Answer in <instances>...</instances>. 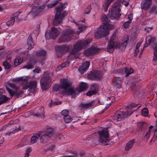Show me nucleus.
I'll return each instance as SVG.
<instances>
[{
	"mask_svg": "<svg viewBox=\"0 0 157 157\" xmlns=\"http://www.w3.org/2000/svg\"><path fill=\"white\" fill-rule=\"evenodd\" d=\"M129 0H123L122 2L123 4L125 6H127L129 4Z\"/></svg>",
	"mask_w": 157,
	"mask_h": 157,
	"instance_id": "nucleus-54",
	"label": "nucleus"
},
{
	"mask_svg": "<svg viewBox=\"0 0 157 157\" xmlns=\"http://www.w3.org/2000/svg\"><path fill=\"white\" fill-rule=\"evenodd\" d=\"M56 49L58 52L61 53H63L66 52L70 48L66 45H63L61 46H58L56 47Z\"/></svg>",
	"mask_w": 157,
	"mask_h": 157,
	"instance_id": "nucleus-23",
	"label": "nucleus"
},
{
	"mask_svg": "<svg viewBox=\"0 0 157 157\" xmlns=\"http://www.w3.org/2000/svg\"><path fill=\"white\" fill-rule=\"evenodd\" d=\"M136 105L135 104V103H132L130 105H129L128 106V108L129 109H132L135 107L136 106Z\"/></svg>",
	"mask_w": 157,
	"mask_h": 157,
	"instance_id": "nucleus-57",
	"label": "nucleus"
},
{
	"mask_svg": "<svg viewBox=\"0 0 157 157\" xmlns=\"http://www.w3.org/2000/svg\"><path fill=\"white\" fill-rule=\"evenodd\" d=\"M63 119L65 121L66 123H69L70 122L73 120L69 115H67V116L63 117Z\"/></svg>",
	"mask_w": 157,
	"mask_h": 157,
	"instance_id": "nucleus-36",
	"label": "nucleus"
},
{
	"mask_svg": "<svg viewBox=\"0 0 157 157\" xmlns=\"http://www.w3.org/2000/svg\"><path fill=\"white\" fill-rule=\"evenodd\" d=\"M33 71L34 72L39 73L41 72L40 68L39 67H37L33 70Z\"/></svg>",
	"mask_w": 157,
	"mask_h": 157,
	"instance_id": "nucleus-53",
	"label": "nucleus"
},
{
	"mask_svg": "<svg viewBox=\"0 0 157 157\" xmlns=\"http://www.w3.org/2000/svg\"><path fill=\"white\" fill-rule=\"evenodd\" d=\"M127 44V42L126 41H125L119 45V49L122 51L124 50L126 48Z\"/></svg>",
	"mask_w": 157,
	"mask_h": 157,
	"instance_id": "nucleus-34",
	"label": "nucleus"
},
{
	"mask_svg": "<svg viewBox=\"0 0 157 157\" xmlns=\"http://www.w3.org/2000/svg\"><path fill=\"white\" fill-rule=\"evenodd\" d=\"M151 10L152 12H155L157 11V7L155 6H152Z\"/></svg>",
	"mask_w": 157,
	"mask_h": 157,
	"instance_id": "nucleus-56",
	"label": "nucleus"
},
{
	"mask_svg": "<svg viewBox=\"0 0 157 157\" xmlns=\"http://www.w3.org/2000/svg\"><path fill=\"white\" fill-rule=\"evenodd\" d=\"M98 50L96 48H91L86 50L85 53L86 55L89 57L98 52Z\"/></svg>",
	"mask_w": 157,
	"mask_h": 157,
	"instance_id": "nucleus-22",
	"label": "nucleus"
},
{
	"mask_svg": "<svg viewBox=\"0 0 157 157\" xmlns=\"http://www.w3.org/2000/svg\"><path fill=\"white\" fill-rule=\"evenodd\" d=\"M128 19L129 20L128 21H130V22H131L133 19L132 14L131 13L129 14L128 16Z\"/></svg>",
	"mask_w": 157,
	"mask_h": 157,
	"instance_id": "nucleus-55",
	"label": "nucleus"
},
{
	"mask_svg": "<svg viewBox=\"0 0 157 157\" xmlns=\"http://www.w3.org/2000/svg\"><path fill=\"white\" fill-rule=\"evenodd\" d=\"M142 115L144 117H147L148 115V110L146 108H144L141 111Z\"/></svg>",
	"mask_w": 157,
	"mask_h": 157,
	"instance_id": "nucleus-37",
	"label": "nucleus"
},
{
	"mask_svg": "<svg viewBox=\"0 0 157 157\" xmlns=\"http://www.w3.org/2000/svg\"><path fill=\"white\" fill-rule=\"evenodd\" d=\"M46 7V5L41 6L39 7H34L33 9L32 15L33 17H35L37 16L38 14L41 12Z\"/></svg>",
	"mask_w": 157,
	"mask_h": 157,
	"instance_id": "nucleus-15",
	"label": "nucleus"
},
{
	"mask_svg": "<svg viewBox=\"0 0 157 157\" xmlns=\"http://www.w3.org/2000/svg\"><path fill=\"white\" fill-rule=\"evenodd\" d=\"M116 36L113 35L111 38L110 41L108 43L107 50L110 53L113 52L114 48L116 46L117 44L115 40Z\"/></svg>",
	"mask_w": 157,
	"mask_h": 157,
	"instance_id": "nucleus-14",
	"label": "nucleus"
},
{
	"mask_svg": "<svg viewBox=\"0 0 157 157\" xmlns=\"http://www.w3.org/2000/svg\"><path fill=\"white\" fill-rule=\"evenodd\" d=\"M51 81V79L49 75L48 74L45 73L40 81L41 88L44 90L48 88Z\"/></svg>",
	"mask_w": 157,
	"mask_h": 157,
	"instance_id": "nucleus-10",
	"label": "nucleus"
},
{
	"mask_svg": "<svg viewBox=\"0 0 157 157\" xmlns=\"http://www.w3.org/2000/svg\"><path fill=\"white\" fill-rule=\"evenodd\" d=\"M10 99L5 95H3L2 93L0 91V104L6 102Z\"/></svg>",
	"mask_w": 157,
	"mask_h": 157,
	"instance_id": "nucleus-27",
	"label": "nucleus"
},
{
	"mask_svg": "<svg viewBox=\"0 0 157 157\" xmlns=\"http://www.w3.org/2000/svg\"><path fill=\"white\" fill-rule=\"evenodd\" d=\"M38 109L39 110L36 113H32L31 114L39 117H44L45 112L44 111V108L40 107Z\"/></svg>",
	"mask_w": 157,
	"mask_h": 157,
	"instance_id": "nucleus-19",
	"label": "nucleus"
},
{
	"mask_svg": "<svg viewBox=\"0 0 157 157\" xmlns=\"http://www.w3.org/2000/svg\"><path fill=\"white\" fill-rule=\"evenodd\" d=\"M61 157H73V156L71 155H64L63 156Z\"/></svg>",
	"mask_w": 157,
	"mask_h": 157,
	"instance_id": "nucleus-64",
	"label": "nucleus"
},
{
	"mask_svg": "<svg viewBox=\"0 0 157 157\" xmlns=\"http://www.w3.org/2000/svg\"><path fill=\"white\" fill-rule=\"evenodd\" d=\"M96 104L95 101H93L89 103H85L80 104V106L84 108H88L94 106Z\"/></svg>",
	"mask_w": 157,
	"mask_h": 157,
	"instance_id": "nucleus-26",
	"label": "nucleus"
},
{
	"mask_svg": "<svg viewBox=\"0 0 157 157\" xmlns=\"http://www.w3.org/2000/svg\"><path fill=\"white\" fill-rule=\"evenodd\" d=\"M18 60V59H15L14 62V65L15 66H17L21 63H20V62H19Z\"/></svg>",
	"mask_w": 157,
	"mask_h": 157,
	"instance_id": "nucleus-58",
	"label": "nucleus"
},
{
	"mask_svg": "<svg viewBox=\"0 0 157 157\" xmlns=\"http://www.w3.org/2000/svg\"><path fill=\"white\" fill-rule=\"evenodd\" d=\"M123 79L122 78L117 77L113 79V84L116 87L120 88L121 87Z\"/></svg>",
	"mask_w": 157,
	"mask_h": 157,
	"instance_id": "nucleus-21",
	"label": "nucleus"
},
{
	"mask_svg": "<svg viewBox=\"0 0 157 157\" xmlns=\"http://www.w3.org/2000/svg\"><path fill=\"white\" fill-rule=\"evenodd\" d=\"M69 63L68 61H66L64 63H62L58 66L56 69V70L58 71L63 69L64 67L68 66Z\"/></svg>",
	"mask_w": 157,
	"mask_h": 157,
	"instance_id": "nucleus-31",
	"label": "nucleus"
},
{
	"mask_svg": "<svg viewBox=\"0 0 157 157\" xmlns=\"http://www.w3.org/2000/svg\"><path fill=\"white\" fill-rule=\"evenodd\" d=\"M156 45L155 44L154 45V57L153 58V60L154 61L157 60V47H156Z\"/></svg>",
	"mask_w": 157,
	"mask_h": 157,
	"instance_id": "nucleus-35",
	"label": "nucleus"
},
{
	"mask_svg": "<svg viewBox=\"0 0 157 157\" xmlns=\"http://www.w3.org/2000/svg\"><path fill=\"white\" fill-rule=\"evenodd\" d=\"M12 87L14 88L15 89V91H13L11 89L8 88H7V90L10 95L11 96L13 97L14 96H18L21 93V92L19 91V87L16 86L15 85H13V86H12Z\"/></svg>",
	"mask_w": 157,
	"mask_h": 157,
	"instance_id": "nucleus-17",
	"label": "nucleus"
},
{
	"mask_svg": "<svg viewBox=\"0 0 157 157\" xmlns=\"http://www.w3.org/2000/svg\"><path fill=\"white\" fill-rule=\"evenodd\" d=\"M126 114L124 112H119L113 117V119L117 121H121L122 119L126 117Z\"/></svg>",
	"mask_w": 157,
	"mask_h": 157,
	"instance_id": "nucleus-18",
	"label": "nucleus"
},
{
	"mask_svg": "<svg viewBox=\"0 0 157 157\" xmlns=\"http://www.w3.org/2000/svg\"><path fill=\"white\" fill-rule=\"evenodd\" d=\"M139 51V49L138 48H136V49H135V51L134 53V56H136L137 55V53Z\"/></svg>",
	"mask_w": 157,
	"mask_h": 157,
	"instance_id": "nucleus-60",
	"label": "nucleus"
},
{
	"mask_svg": "<svg viewBox=\"0 0 157 157\" xmlns=\"http://www.w3.org/2000/svg\"><path fill=\"white\" fill-rule=\"evenodd\" d=\"M103 74L100 71H96L93 73H90L88 75L90 78L96 80H100L103 76Z\"/></svg>",
	"mask_w": 157,
	"mask_h": 157,
	"instance_id": "nucleus-16",
	"label": "nucleus"
},
{
	"mask_svg": "<svg viewBox=\"0 0 157 157\" xmlns=\"http://www.w3.org/2000/svg\"><path fill=\"white\" fill-rule=\"evenodd\" d=\"M151 44V46L154 48V45L156 44V47H157V43L155 42V39L154 37H152L150 35L147 36L146 39V43H145L143 50L144 48L147 47L150 44ZM143 50H142L143 51Z\"/></svg>",
	"mask_w": 157,
	"mask_h": 157,
	"instance_id": "nucleus-13",
	"label": "nucleus"
},
{
	"mask_svg": "<svg viewBox=\"0 0 157 157\" xmlns=\"http://www.w3.org/2000/svg\"><path fill=\"white\" fill-rule=\"evenodd\" d=\"M61 102L60 101H51V103H50L49 104V105L50 106H52V105H59L61 104Z\"/></svg>",
	"mask_w": 157,
	"mask_h": 157,
	"instance_id": "nucleus-47",
	"label": "nucleus"
},
{
	"mask_svg": "<svg viewBox=\"0 0 157 157\" xmlns=\"http://www.w3.org/2000/svg\"><path fill=\"white\" fill-rule=\"evenodd\" d=\"M54 147L53 145L52 144H50L47 146H46V148L45 149H49L50 150H52L53 148Z\"/></svg>",
	"mask_w": 157,
	"mask_h": 157,
	"instance_id": "nucleus-46",
	"label": "nucleus"
},
{
	"mask_svg": "<svg viewBox=\"0 0 157 157\" xmlns=\"http://www.w3.org/2000/svg\"><path fill=\"white\" fill-rule=\"evenodd\" d=\"M91 90H95L97 92L98 90V85L97 84L92 85L90 87Z\"/></svg>",
	"mask_w": 157,
	"mask_h": 157,
	"instance_id": "nucleus-43",
	"label": "nucleus"
},
{
	"mask_svg": "<svg viewBox=\"0 0 157 157\" xmlns=\"http://www.w3.org/2000/svg\"><path fill=\"white\" fill-rule=\"evenodd\" d=\"M60 33V32L57 28H52L51 30H48L45 33V37L48 40L50 39H55Z\"/></svg>",
	"mask_w": 157,
	"mask_h": 157,
	"instance_id": "nucleus-9",
	"label": "nucleus"
},
{
	"mask_svg": "<svg viewBox=\"0 0 157 157\" xmlns=\"http://www.w3.org/2000/svg\"><path fill=\"white\" fill-rule=\"evenodd\" d=\"M135 142V140L134 139L130 140L126 144L125 150L126 151H128L131 149L133 146Z\"/></svg>",
	"mask_w": 157,
	"mask_h": 157,
	"instance_id": "nucleus-28",
	"label": "nucleus"
},
{
	"mask_svg": "<svg viewBox=\"0 0 157 157\" xmlns=\"http://www.w3.org/2000/svg\"><path fill=\"white\" fill-rule=\"evenodd\" d=\"M157 138V135H154L152 139L151 140V142L152 141H153L154 142L155 141V140H156Z\"/></svg>",
	"mask_w": 157,
	"mask_h": 157,
	"instance_id": "nucleus-61",
	"label": "nucleus"
},
{
	"mask_svg": "<svg viewBox=\"0 0 157 157\" xmlns=\"http://www.w3.org/2000/svg\"><path fill=\"white\" fill-rule=\"evenodd\" d=\"M68 111L66 110H64L62 111L61 112L63 116L64 117L68 115Z\"/></svg>",
	"mask_w": 157,
	"mask_h": 157,
	"instance_id": "nucleus-48",
	"label": "nucleus"
},
{
	"mask_svg": "<svg viewBox=\"0 0 157 157\" xmlns=\"http://www.w3.org/2000/svg\"><path fill=\"white\" fill-rule=\"evenodd\" d=\"M32 151L31 148H28L27 149L26 151L25 155V157H29V154Z\"/></svg>",
	"mask_w": 157,
	"mask_h": 157,
	"instance_id": "nucleus-45",
	"label": "nucleus"
},
{
	"mask_svg": "<svg viewBox=\"0 0 157 157\" xmlns=\"http://www.w3.org/2000/svg\"><path fill=\"white\" fill-rule=\"evenodd\" d=\"M108 2L106 1L105 3L103 5V7L104 9V10L105 12H106L107 11L108 8L110 4H108Z\"/></svg>",
	"mask_w": 157,
	"mask_h": 157,
	"instance_id": "nucleus-42",
	"label": "nucleus"
},
{
	"mask_svg": "<svg viewBox=\"0 0 157 157\" xmlns=\"http://www.w3.org/2000/svg\"><path fill=\"white\" fill-rule=\"evenodd\" d=\"M16 59H18V61L20 62L21 63L23 61V58L21 57H18Z\"/></svg>",
	"mask_w": 157,
	"mask_h": 157,
	"instance_id": "nucleus-59",
	"label": "nucleus"
},
{
	"mask_svg": "<svg viewBox=\"0 0 157 157\" xmlns=\"http://www.w3.org/2000/svg\"><path fill=\"white\" fill-rule=\"evenodd\" d=\"M90 65L89 62H86L80 66L78 68V70L81 74H82L88 69Z\"/></svg>",
	"mask_w": 157,
	"mask_h": 157,
	"instance_id": "nucleus-24",
	"label": "nucleus"
},
{
	"mask_svg": "<svg viewBox=\"0 0 157 157\" xmlns=\"http://www.w3.org/2000/svg\"><path fill=\"white\" fill-rule=\"evenodd\" d=\"M27 44L29 46L28 48L30 50L33 47L34 44L33 42L32 36H29L28 37L27 40Z\"/></svg>",
	"mask_w": 157,
	"mask_h": 157,
	"instance_id": "nucleus-29",
	"label": "nucleus"
},
{
	"mask_svg": "<svg viewBox=\"0 0 157 157\" xmlns=\"http://www.w3.org/2000/svg\"><path fill=\"white\" fill-rule=\"evenodd\" d=\"M98 133L99 136L98 140L99 142L104 145H107L109 139L107 128H105L102 129L98 132Z\"/></svg>",
	"mask_w": 157,
	"mask_h": 157,
	"instance_id": "nucleus-7",
	"label": "nucleus"
},
{
	"mask_svg": "<svg viewBox=\"0 0 157 157\" xmlns=\"http://www.w3.org/2000/svg\"><path fill=\"white\" fill-rule=\"evenodd\" d=\"M15 130L16 131H13L12 132H6V133H5V135H8V136H10V135H11L12 134H14V133H16V132H17L20 129H19L18 128L17 129V128L16 127H15Z\"/></svg>",
	"mask_w": 157,
	"mask_h": 157,
	"instance_id": "nucleus-40",
	"label": "nucleus"
},
{
	"mask_svg": "<svg viewBox=\"0 0 157 157\" xmlns=\"http://www.w3.org/2000/svg\"><path fill=\"white\" fill-rule=\"evenodd\" d=\"M3 65L6 69H8L11 68V65L6 61H5L3 62Z\"/></svg>",
	"mask_w": 157,
	"mask_h": 157,
	"instance_id": "nucleus-39",
	"label": "nucleus"
},
{
	"mask_svg": "<svg viewBox=\"0 0 157 157\" xmlns=\"http://www.w3.org/2000/svg\"><path fill=\"white\" fill-rule=\"evenodd\" d=\"M97 92L95 91L91 90L86 93V95L88 96H91L95 94Z\"/></svg>",
	"mask_w": 157,
	"mask_h": 157,
	"instance_id": "nucleus-44",
	"label": "nucleus"
},
{
	"mask_svg": "<svg viewBox=\"0 0 157 157\" xmlns=\"http://www.w3.org/2000/svg\"><path fill=\"white\" fill-rule=\"evenodd\" d=\"M71 83L68 80L66 79H62L60 87L64 90V91L62 93L63 94L71 95L75 98L78 94L77 92H80L84 91L88 88L87 84L84 82H81L79 85V88H77L75 90L71 87Z\"/></svg>",
	"mask_w": 157,
	"mask_h": 157,
	"instance_id": "nucleus-1",
	"label": "nucleus"
},
{
	"mask_svg": "<svg viewBox=\"0 0 157 157\" xmlns=\"http://www.w3.org/2000/svg\"><path fill=\"white\" fill-rule=\"evenodd\" d=\"M91 42V40L89 39L78 41L75 44L73 45V48L69 51L70 55L68 56V59H70L71 57L75 58V54L82 49L87 47Z\"/></svg>",
	"mask_w": 157,
	"mask_h": 157,
	"instance_id": "nucleus-3",
	"label": "nucleus"
},
{
	"mask_svg": "<svg viewBox=\"0 0 157 157\" xmlns=\"http://www.w3.org/2000/svg\"><path fill=\"white\" fill-rule=\"evenodd\" d=\"M101 20L102 21L103 25H106L108 24H109L110 20L106 17V15H103L101 18Z\"/></svg>",
	"mask_w": 157,
	"mask_h": 157,
	"instance_id": "nucleus-30",
	"label": "nucleus"
},
{
	"mask_svg": "<svg viewBox=\"0 0 157 157\" xmlns=\"http://www.w3.org/2000/svg\"><path fill=\"white\" fill-rule=\"evenodd\" d=\"M106 27V29H107L109 30V29H111L113 28V25L111 24H109L106 25H104Z\"/></svg>",
	"mask_w": 157,
	"mask_h": 157,
	"instance_id": "nucleus-51",
	"label": "nucleus"
},
{
	"mask_svg": "<svg viewBox=\"0 0 157 157\" xmlns=\"http://www.w3.org/2000/svg\"><path fill=\"white\" fill-rule=\"evenodd\" d=\"M141 43L140 42H138L137 44L136 48H139L141 45Z\"/></svg>",
	"mask_w": 157,
	"mask_h": 157,
	"instance_id": "nucleus-63",
	"label": "nucleus"
},
{
	"mask_svg": "<svg viewBox=\"0 0 157 157\" xmlns=\"http://www.w3.org/2000/svg\"><path fill=\"white\" fill-rule=\"evenodd\" d=\"M4 138L2 137H0V144H2L4 141Z\"/></svg>",
	"mask_w": 157,
	"mask_h": 157,
	"instance_id": "nucleus-62",
	"label": "nucleus"
},
{
	"mask_svg": "<svg viewBox=\"0 0 157 157\" xmlns=\"http://www.w3.org/2000/svg\"><path fill=\"white\" fill-rule=\"evenodd\" d=\"M75 33V32L72 30H67L64 31L60 36L58 40L59 43L65 42L71 39L73 35Z\"/></svg>",
	"mask_w": 157,
	"mask_h": 157,
	"instance_id": "nucleus-8",
	"label": "nucleus"
},
{
	"mask_svg": "<svg viewBox=\"0 0 157 157\" xmlns=\"http://www.w3.org/2000/svg\"><path fill=\"white\" fill-rule=\"evenodd\" d=\"M121 2L120 0H118L113 5L111 11L109 12L110 13L109 14V17L111 20H117L121 15V14L119 13L121 11Z\"/></svg>",
	"mask_w": 157,
	"mask_h": 157,
	"instance_id": "nucleus-4",
	"label": "nucleus"
},
{
	"mask_svg": "<svg viewBox=\"0 0 157 157\" xmlns=\"http://www.w3.org/2000/svg\"><path fill=\"white\" fill-rule=\"evenodd\" d=\"M17 81H23L22 85L23 89L26 90L29 88L30 91L34 92L36 90L37 82L36 81L28 82V78L23 79V78H18L16 79Z\"/></svg>",
	"mask_w": 157,
	"mask_h": 157,
	"instance_id": "nucleus-6",
	"label": "nucleus"
},
{
	"mask_svg": "<svg viewBox=\"0 0 157 157\" xmlns=\"http://www.w3.org/2000/svg\"><path fill=\"white\" fill-rule=\"evenodd\" d=\"M150 130H149L146 133L144 136V137L145 138V139H146L147 140L150 137Z\"/></svg>",
	"mask_w": 157,
	"mask_h": 157,
	"instance_id": "nucleus-50",
	"label": "nucleus"
},
{
	"mask_svg": "<svg viewBox=\"0 0 157 157\" xmlns=\"http://www.w3.org/2000/svg\"><path fill=\"white\" fill-rule=\"evenodd\" d=\"M58 3V1H54L53 3L48 4V8H51L53 7H54Z\"/></svg>",
	"mask_w": 157,
	"mask_h": 157,
	"instance_id": "nucleus-41",
	"label": "nucleus"
},
{
	"mask_svg": "<svg viewBox=\"0 0 157 157\" xmlns=\"http://www.w3.org/2000/svg\"><path fill=\"white\" fill-rule=\"evenodd\" d=\"M125 73L126 74L125 77L128 76L133 72V70L130 67H126L124 68Z\"/></svg>",
	"mask_w": 157,
	"mask_h": 157,
	"instance_id": "nucleus-32",
	"label": "nucleus"
},
{
	"mask_svg": "<svg viewBox=\"0 0 157 157\" xmlns=\"http://www.w3.org/2000/svg\"><path fill=\"white\" fill-rule=\"evenodd\" d=\"M21 12H17L13 15V17H11L10 20L8 21L6 24L7 26H11L14 23L15 20L17 22H19L21 21L22 19L21 18H19V15Z\"/></svg>",
	"mask_w": 157,
	"mask_h": 157,
	"instance_id": "nucleus-12",
	"label": "nucleus"
},
{
	"mask_svg": "<svg viewBox=\"0 0 157 157\" xmlns=\"http://www.w3.org/2000/svg\"><path fill=\"white\" fill-rule=\"evenodd\" d=\"M109 34V30L106 29L104 25L101 26L95 33L96 38L98 39L102 36H106Z\"/></svg>",
	"mask_w": 157,
	"mask_h": 157,
	"instance_id": "nucleus-11",
	"label": "nucleus"
},
{
	"mask_svg": "<svg viewBox=\"0 0 157 157\" xmlns=\"http://www.w3.org/2000/svg\"><path fill=\"white\" fill-rule=\"evenodd\" d=\"M36 62V60L35 59H32L27 63L26 65L23 66V68L27 69H31L33 68Z\"/></svg>",
	"mask_w": 157,
	"mask_h": 157,
	"instance_id": "nucleus-25",
	"label": "nucleus"
},
{
	"mask_svg": "<svg viewBox=\"0 0 157 157\" xmlns=\"http://www.w3.org/2000/svg\"><path fill=\"white\" fill-rule=\"evenodd\" d=\"M151 4V0H142L141 4V8L143 10H147Z\"/></svg>",
	"mask_w": 157,
	"mask_h": 157,
	"instance_id": "nucleus-20",
	"label": "nucleus"
},
{
	"mask_svg": "<svg viewBox=\"0 0 157 157\" xmlns=\"http://www.w3.org/2000/svg\"><path fill=\"white\" fill-rule=\"evenodd\" d=\"M64 6L63 4H59L56 8V13L55 14L54 19L53 21V24L54 26L58 25L61 22L64 15V13H61L63 9Z\"/></svg>",
	"mask_w": 157,
	"mask_h": 157,
	"instance_id": "nucleus-5",
	"label": "nucleus"
},
{
	"mask_svg": "<svg viewBox=\"0 0 157 157\" xmlns=\"http://www.w3.org/2000/svg\"><path fill=\"white\" fill-rule=\"evenodd\" d=\"M130 23H131L130 21H128L125 22L123 24V25L124 28H128Z\"/></svg>",
	"mask_w": 157,
	"mask_h": 157,
	"instance_id": "nucleus-49",
	"label": "nucleus"
},
{
	"mask_svg": "<svg viewBox=\"0 0 157 157\" xmlns=\"http://www.w3.org/2000/svg\"><path fill=\"white\" fill-rule=\"evenodd\" d=\"M78 29H77V33H80L81 32L83 31V30H84L86 28V27L83 25L78 26Z\"/></svg>",
	"mask_w": 157,
	"mask_h": 157,
	"instance_id": "nucleus-38",
	"label": "nucleus"
},
{
	"mask_svg": "<svg viewBox=\"0 0 157 157\" xmlns=\"http://www.w3.org/2000/svg\"><path fill=\"white\" fill-rule=\"evenodd\" d=\"M90 6L88 5L86 9L85 13L86 14H88L90 12Z\"/></svg>",
	"mask_w": 157,
	"mask_h": 157,
	"instance_id": "nucleus-52",
	"label": "nucleus"
},
{
	"mask_svg": "<svg viewBox=\"0 0 157 157\" xmlns=\"http://www.w3.org/2000/svg\"><path fill=\"white\" fill-rule=\"evenodd\" d=\"M55 132L54 128L51 127H48L44 130V132L40 136L38 134H36L32 136L30 140L31 144L35 143L40 137V140L41 143H46L50 139L55 136Z\"/></svg>",
	"mask_w": 157,
	"mask_h": 157,
	"instance_id": "nucleus-2",
	"label": "nucleus"
},
{
	"mask_svg": "<svg viewBox=\"0 0 157 157\" xmlns=\"http://www.w3.org/2000/svg\"><path fill=\"white\" fill-rule=\"evenodd\" d=\"M46 54V52L44 50H39L37 52L36 55L38 56L44 57Z\"/></svg>",
	"mask_w": 157,
	"mask_h": 157,
	"instance_id": "nucleus-33",
	"label": "nucleus"
}]
</instances>
